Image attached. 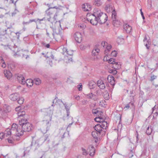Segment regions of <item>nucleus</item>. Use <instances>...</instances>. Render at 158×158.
Listing matches in <instances>:
<instances>
[{
  "instance_id": "nucleus-1",
  "label": "nucleus",
  "mask_w": 158,
  "mask_h": 158,
  "mask_svg": "<svg viewBox=\"0 0 158 158\" xmlns=\"http://www.w3.org/2000/svg\"><path fill=\"white\" fill-rule=\"evenodd\" d=\"M18 120L21 130L23 131V133L24 132H29L31 131L33 128L32 125L28 122L27 119L28 115L26 114L25 111L19 112L17 114Z\"/></svg>"
},
{
  "instance_id": "nucleus-2",
  "label": "nucleus",
  "mask_w": 158,
  "mask_h": 158,
  "mask_svg": "<svg viewBox=\"0 0 158 158\" xmlns=\"http://www.w3.org/2000/svg\"><path fill=\"white\" fill-rule=\"evenodd\" d=\"M47 5L48 7V8L46 10V18L49 22H50L52 23H54L56 24L59 25L61 28L60 22V21H57L56 17L57 16V10L54 9H57L58 8L56 6L53 7L50 6L49 4H47Z\"/></svg>"
},
{
  "instance_id": "nucleus-3",
  "label": "nucleus",
  "mask_w": 158,
  "mask_h": 158,
  "mask_svg": "<svg viewBox=\"0 0 158 158\" xmlns=\"http://www.w3.org/2000/svg\"><path fill=\"white\" fill-rule=\"evenodd\" d=\"M21 128L19 127L17 124L13 123L11 129L7 128L5 130V134L6 136L13 135V139L14 140H19L20 136L23 135V131H20Z\"/></svg>"
},
{
  "instance_id": "nucleus-4",
  "label": "nucleus",
  "mask_w": 158,
  "mask_h": 158,
  "mask_svg": "<svg viewBox=\"0 0 158 158\" xmlns=\"http://www.w3.org/2000/svg\"><path fill=\"white\" fill-rule=\"evenodd\" d=\"M95 131L92 132L91 135L92 137L94 139V141L97 143L99 140L100 135L102 136L105 134V131L102 130V127L99 125H96L94 127Z\"/></svg>"
},
{
  "instance_id": "nucleus-5",
  "label": "nucleus",
  "mask_w": 158,
  "mask_h": 158,
  "mask_svg": "<svg viewBox=\"0 0 158 158\" xmlns=\"http://www.w3.org/2000/svg\"><path fill=\"white\" fill-rule=\"evenodd\" d=\"M92 15L93 16L97 17V20L98 21V23L101 24L104 23L108 18V16L106 14L101 12V11L98 9L95 10Z\"/></svg>"
},
{
  "instance_id": "nucleus-6",
  "label": "nucleus",
  "mask_w": 158,
  "mask_h": 158,
  "mask_svg": "<svg viewBox=\"0 0 158 158\" xmlns=\"http://www.w3.org/2000/svg\"><path fill=\"white\" fill-rule=\"evenodd\" d=\"M41 139H39L34 142L32 141L31 144L30 145V147L31 148H32L34 150L37 149L42 143V142L40 143Z\"/></svg>"
},
{
  "instance_id": "nucleus-7",
  "label": "nucleus",
  "mask_w": 158,
  "mask_h": 158,
  "mask_svg": "<svg viewBox=\"0 0 158 158\" xmlns=\"http://www.w3.org/2000/svg\"><path fill=\"white\" fill-rule=\"evenodd\" d=\"M101 45L103 48H106V50L104 51V54L106 55H108L109 53L107 52L110 51V50L112 46L111 45L107 43L105 41L102 42L101 43Z\"/></svg>"
},
{
  "instance_id": "nucleus-8",
  "label": "nucleus",
  "mask_w": 158,
  "mask_h": 158,
  "mask_svg": "<svg viewBox=\"0 0 158 158\" xmlns=\"http://www.w3.org/2000/svg\"><path fill=\"white\" fill-rule=\"evenodd\" d=\"M73 38L77 42L80 43L82 40V36L81 33L79 32H75L73 35Z\"/></svg>"
},
{
  "instance_id": "nucleus-9",
  "label": "nucleus",
  "mask_w": 158,
  "mask_h": 158,
  "mask_svg": "<svg viewBox=\"0 0 158 158\" xmlns=\"http://www.w3.org/2000/svg\"><path fill=\"white\" fill-rule=\"evenodd\" d=\"M29 152V150L26 151L24 149L20 150L18 153L16 154V158H22L24 157L25 155L27 154Z\"/></svg>"
},
{
  "instance_id": "nucleus-10",
  "label": "nucleus",
  "mask_w": 158,
  "mask_h": 158,
  "mask_svg": "<svg viewBox=\"0 0 158 158\" xmlns=\"http://www.w3.org/2000/svg\"><path fill=\"white\" fill-rule=\"evenodd\" d=\"M10 99L12 101H15L20 97L18 93H15L11 94L9 96Z\"/></svg>"
},
{
  "instance_id": "nucleus-11",
  "label": "nucleus",
  "mask_w": 158,
  "mask_h": 158,
  "mask_svg": "<svg viewBox=\"0 0 158 158\" xmlns=\"http://www.w3.org/2000/svg\"><path fill=\"white\" fill-rule=\"evenodd\" d=\"M17 79L19 83L22 85L25 84V81L24 77L21 74H18L17 76Z\"/></svg>"
},
{
  "instance_id": "nucleus-12",
  "label": "nucleus",
  "mask_w": 158,
  "mask_h": 158,
  "mask_svg": "<svg viewBox=\"0 0 158 158\" xmlns=\"http://www.w3.org/2000/svg\"><path fill=\"white\" fill-rule=\"evenodd\" d=\"M94 18V19L93 18L90 19L87 18L86 19L89 22L90 21V23L93 25H97V23H98V21L97 20V17L96 16H93Z\"/></svg>"
},
{
  "instance_id": "nucleus-13",
  "label": "nucleus",
  "mask_w": 158,
  "mask_h": 158,
  "mask_svg": "<svg viewBox=\"0 0 158 158\" xmlns=\"http://www.w3.org/2000/svg\"><path fill=\"white\" fill-rule=\"evenodd\" d=\"M124 31L127 33H130L132 30L131 27L127 24H126L123 25Z\"/></svg>"
},
{
  "instance_id": "nucleus-14",
  "label": "nucleus",
  "mask_w": 158,
  "mask_h": 158,
  "mask_svg": "<svg viewBox=\"0 0 158 158\" xmlns=\"http://www.w3.org/2000/svg\"><path fill=\"white\" fill-rule=\"evenodd\" d=\"M83 10L85 11H89L91 10L90 5L87 3H85L82 6Z\"/></svg>"
},
{
  "instance_id": "nucleus-15",
  "label": "nucleus",
  "mask_w": 158,
  "mask_h": 158,
  "mask_svg": "<svg viewBox=\"0 0 158 158\" xmlns=\"http://www.w3.org/2000/svg\"><path fill=\"white\" fill-rule=\"evenodd\" d=\"M97 85L101 89H104L106 87L105 84L104 83L103 81L101 80H99L97 81Z\"/></svg>"
},
{
  "instance_id": "nucleus-16",
  "label": "nucleus",
  "mask_w": 158,
  "mask_h": 158,
  "mask_svg": "<svg viewBox=\"0 0 158 158\" xmlns=\"http://www.w3.org/2000/svg\"><path fill=\"white\" fill-rule=\"evenodd\" d=\"M107 80L110 83V84L112 86V88H114V85H115V81L114 77L112 76H108Z\"/></svg>"
},
{
  "instance_id": "nucleus-17",
  "label": "nucleus",
  "mask_w": 158,
  "mask_h": 158,
  "mask_svg": "<svg viewBox=\"0 0 158 158\" xmlns=\"http://www.w3.org/2000/svg\"><path fill=\"white\" fill-rule=\"evenodd\" d=\"M52 28V31L54 32V33H55L56 34H61L62 33V29L60 30L59 27H51Z\"/></svg>"
},
{
  "instance_id": "nucleus-18",
  "label": "nucleus",
  "mask_w": 158,
  "mask_h": 158,
  "mask_svg": "<svg viewBox=\"0 0 158 158\" xmlns=\"http://www.w3.org/2000/svg\"><path fill=\"white\" fill-rule=\"evenodd\" d=\"M63 104L65 107V109L66 110L67 112V115L68 117L69 115L70 111L69 110L71 106H69L68 105L67 103H63Z\"/></svg>"
},
{
  "instance_id": "nucleus-19",
  "label": "nucleus",
  "mask_w": 158,
  "mask_h": 158,
  "mask_svg": "<svg viewBox=\"0 0 158 158\" xmlns=\"http://www.w3.org/2000/svg\"><path fill=\"white\" fill-rule=\"evenodd\" d=\"M113 24L114 26L118 27L121 25V23L116 18L113 19Z\"/></svg>"
},
{
  "instance_id": "nucleus-20",
  "label": "nucleus",
  "mask_w": 158,
  "mask_h": 158,
  "mask_svg": "<svg viewBox=\"0 0 158 158\" xmlns=\"http://www.w3.org/2000/svg\"><path fill=\"white\" fill-rule=\"evenodd\" d=\"M4 74L6 77L8 79H10L12 77V74L8 70L4 71Z\"/></svg>"
},
{
  "instance_id": "nucleus-21",
  "label": "nucleus",
  "mask_w": 158,
  "mask_h": 158,
  "mask_svg": "<svg viewBox=\"0 0 158 158\" xmlns=\"http://www.w3.org/2000/svg\"><path fill=\"white\" fill-rule=\"evenodd\" d=\"M102 123H101V124H97V125H99L101 127H102V130L103 129L104 130V129H106V128L107 127L108 124L107 123V122L105 121L102 120Z\"/></svg>"
},
{
  "instance_id": "nucleus-22",
  "label": "nucleus",
  "mask_w": 158,
  "mask_h": 158,
  "mask_svg": "<svg viewBox=\"0 0 158 158\" xmlns=\"http://www.w3.org/2000/svg\"><path fill=\"white\" fill-rule=\"evenodd\" d=\"M25 84H26L27 86L31 87L33 85V81L31 79H27L25 81Z\"/></svg>"
},
{
  "instance_id": "nucleus-23",
  "label": "nucleus",
  "mask_w": 158,
  "mask_h": 158,
  "mask_svg": "<svg viewBox=\"0 0 158 158\" xmlns=\"http://www.w3.org/2000/svg\"><path fill=\"white\" fill-rule=\"evenodd\" d=\"M49 134H46L44 136V142H46V143H48L50 141L49 138Z\"/></svg>"
},
{
  "instance_id": "nucleus-24",
  "label": "nucleus",
  "mask_w": 158,
  "mask_h": 158,
  "mask_svg": "<svg viewBox=\"0 0 158 158\" xmlns=\"http://www.w3.org/2000/svg\"><path fill=\"white\" fill-rule=\"evenodd\" d=\"M112 67L116 69H120L121 68V65L120 64V63L114 62Z\"/></svg>"
},
{
  "instance_id": "nucleus-25",
  "label": "nucleus",
  "mask_w": 158,
  "mask_h": 158,
  "mask_svg": "<svg viewBox=\"0 0 158 158\" xmlns=\"http://www.w3.org/2000/svg\"><path fill=\"white\" fill-rule=\"evenodd\" d=\"M96 85V83L94 81H91L89 82V85L90 89H93Z\"/></svg>"
},
{
  "instance_id": "nucleus-26",
  "label": "nucleus",
  "mask_w": 158,
  "mask_h": 158,
  "mask_svg": "<svg viewBox=\"0 0 158 158\" xmlns=\"http://www.w3.org/2000/svg\"><path fill=\"white\" fill-rule=\"evenodd\" d=\"M153 130V129L152 126L148 127L146 130V133L148 135H150L152 133Z\"/></svg>"
},
{
  "instance_id": "nucleus-27",
  "label": "nucleus",
  "mask_w": 158,
  "mask_h": 158,
  "mask_svg": "<svg viewBox=\"0 0 158 158\" xmlns=\"http://www.w3.org/2000/svg\"><path fill=\"white\" fill-rule=\"evenodd\" d=\"M63 51L64 52L65 51L69 55L72 56L73 55V53L72 51H68V50L66 48H64L63 49Z\"/></svg>"
},
{
  "instance_id": "nucleus-28",
  "label": "nucleus",
  "mask_w": 158,
  "mask_h": 158,
  "mask_svg": "<svg viewBox=\"0 0 158 158\" xmlns=\"http://www.w3.org/2000/svg\"><path fill=\"white\" fill-rule=\"evenodd\" d=\"M103 96L106 100H108L110 98L109 94L108 92H105L103 94Z\"/></svg>"
},
{
  "instance_id": "nucleus-29",
  "label": "nucleus",
  "mask_w": 158,
  "mask_h": 158,
  "mask_svg": "<svg viewBox=\"0 0 158 158\" xmlns=\"http://www.w3.org/2000/svg\"><path fill=\"white\" fill-rule=\"evenodd\" d=\"M34 81L37 85H39L41 83V80L38 78H35L34 80Z\"/></svg>"
},
{
  "instance_id": "nucleus-30",
  "label": "nucleus",
  "mask_w": 158,
  "mask_h": 158,
  "mask_svg": "<svg viewBox=\"0 0 158 158\" xmlns=\"http://www.w3.org/2000/svg\"><path fill=\"white\" fill-rule=\"evenodd\" d=\"M124 39L122 36H119L117 39V42L118 44H120L121 42H123Z\"/></svg>"
},
{
  "instance_id": "nucleus-31",
  "label": "nucleus",
  "mask_w": 158,
  "mask_h": 158,
  "mask_svg": "<svg viewBox=\"0 0 158 158\" xmlns=\"http://www.w3.org/2000/svg\"><path fill=\"white\" fill-rule=\"evenodd\" d=\"M101 0H98L97 1H95L94 2V4L97 6H101L102 4V2L100 1Z\"/></svg>"
},
{
  "instance_id": "nucleus-32",
  "label": "nucleus",
  "mask_w": 158,
  "mask_h": 158,
  "mask_svg": "<svg viewBox=\"0 0 158 158\" xmlns=\"http://www.w3.org/2000/svg\"><path fill=\"white\" fill-rule=\"evenodd\" d=\"M18 98L19 99L18 100V103L20 105L22 104L24 101L23 98V97H19Z\"/></svg>"
},
{
  "instance_id": "nucleus-33",
  "label": "nucleus",
  "mask_w": 158,
  "mask_h": 158,
  "mask_svg": "<svg viewBox=\"0 0 158 158\" xmlns=\"http://www.w3.org/2000/svg\"><path fill=\"white\" fill-rule=\"evenodd\" d=\"M87 98L89 99H92L94 95L92 93H89L86 95Z\"/></svg>"
},
{
  "instance_id": "nucleus-34",
  "label": "nucleus",
  "mask_w": 158,
  "mask_h": 158,
  "mask_svg": "<svg viewBox=\"0 0 158 158\" xmlns=\"http://www.w3.org/2000/svg\"><path fill=\"white\" fill-rule=\"evenodd\" d=\"M112 19H114L116 18V13L114 10L112 12Z\"/></svg>"
},
{
  "instance_id": "nucleus-35",
  "label": "nucleus",
  "mask_w": 158,
  "mask_h": 158,
  "mask_svg": "<svg viewBox=\"0 0 158 158\" xmlns=\"http://www.w3.org/2000/svg\"><path fill=\"white\" fill-rule=\"evenodd\" d=\"M102 120V118L99 117H96L94 119L95 121L98 122H101L102 121H101Z\"/></svg>"
},
{
  "instance_id": "nucleus-36",
  "label": "nucleus",
  "mask_w": 158,
  "mask_h": 158,
  "mask_svg": "<svg viewBox=\"0 0 158 158\" xmlns=\"http://www.w3.org/2000/svg\"><path fill=\"white\" fill-rule=\"evenodd\" d=\"M5 133V131L4 132V133L3 132L0 133V139H2L3 138H4V137L5 135H6V136H6Z\"/></svg>"
},
{
  "instance_id": "nucleus-37",
  "label": "nucleus",
  "mask_w": 158,
  "mask_h": 158,
  "mask_svg": "<svg viewBox=\"0 0 158 158\" xmlns=\"http://www.w3.org/2000/svg\"><path fill=\"white\" fill-rule=\"evenodd\" d=\"M15 110L16 111H18V112H17V114L19 112L25 111L24 110H21L20 106H18V107H16L15 108Z\"/></svg>"
},
{
  "instance_id": "nucleus-38",
  "label": "nucleus",
  "mask_w": 158,
  "mask_h": 158,
  "mask_svg": "<svg viewBox=\"0 0 158 158\" xmlns=\"http://www.w3.org/2000/svg\"><path fill=\"white\" fill-rule=\"evenodd\" d=\"M81 150L82 152V154L83 155L86 156L87 155V152L86 149L83 148H82Z\"/></svg>"
},
{
  "instance_id": "nucleus-39",
  "label": "nucleus",
  "mask_w": 158,
  "mask_h": 158,
  "mask_svg": "<svg viewBox=\"0 0 158 158\" xmlns=\"http://www.w3.org/2000/svg\"><path fill=\"white\" fill-rule=\"evenodd\" d=\"M99 112L100 114V113H102V112L99 111L97 109H93L92 110V113L94 114H97V113H99Z\"/></svg>"
},
{
  "instance_id": "nucleus-40",
  "label": "nucleus",
  "mask_w": 158,
  "mask_h": 158,
  "mask_svg": "<svg viewBox=\"0 0 158 158\" xmlns=\"http://www.w3.org/2000/svg\"><path fill=\"white\" fill-rule=\"evenodd\" d=\"M87 47V46L86 45H84V44H82L81 45L80 47L81 50H85Z\"/></svg>"
},
{
  "instance_id": "nucleus-41",
  "label": "nucleus",
  "mask_w": 158,
  "mask_h": 158,
  "mask_svg": "<svg viewBox=\"0 0 158 158\" xmlns=\"http://www.w3.org/2000/svg\"><path fill=\"white\" fill-rule=\"evenodd\" d=\"M117 53L116 51H113L111 53V55L112 56H116L117 55Z\"/></svg>"
},
{
  "instance_id": "nucleus-42",
  "label": "nucleus",
  "mask_w": 158,
  "mask_h": 158,
  "mask_svg": "<svg viewBox=\"0 0 158 158\" xmlns=\"http://www.w3.org/2000/svg\"><path fill=\"white\" fill-rule=\"evenodd\" d=\"M114 62V59L112 58H110L108 60L109 63L112 64L113 65Z\"/></svg>"
},
{
  "instance_id": "nucleus-43",
  "label": "nucleus",
  "mask_w": 158,
  "mask_h": 158,
  "mask_svg": "<svg viewBox=\"0 0 158 158\" xmlns=\"http://www.w3.org/2000/svg\"><path fill=\"white\" fill-rule=\"evenodd\" d=\"M91 148L92 149L93 152L92 153L90 152V155L91 156H93V155H94V153H95V150L94 148V146H92L91 147Z\"/></svg>"
},
{
  "instance_id": "nucleus-44",
  "label": "nucleus",
  "mask_w": 158,
  "mask_h": 158,
  "mask_svg": "<svg viewBox=\"0 0 158 158\" xmlns=\"http://www.w3.org/2000/svg\"><path fill=\"white\" fill-rule=\"evenodd\" d=\"M42 44L43 46L48 48H49L50 47V45L49 44H46L44 42H43L42 43Z\"/></svg>"
},
{
  "instance_id": "nucleus-45",
  "label": "nucleus",
  "mask_w": 158,
  "mask_h": 158,
  "mask_svg": "<svg viewBox=\"0 0 158 158\" xmlns=\"http://www.w3.org/2000/svg\"><path fill=\"white\" fill-rule=\"evenodd\" d=\"M133 103H131V102H130L129 104H127V105L125 106V107L127 109H128L130 107V106H133Z\"/></svg>"
},
{
  "instance_id": "nucleus-46",
  "label": "nucleus",
  "mask_w": 158,
  "mask_h": 158,
  "mask_svg": "<svg viewBox=\"0 0 158 158\" xmlns=\"http://www.w3.org/2000/svg\"><path fill=\"white\" fill-rule=\"evenodd\" d=\"M14 140L13 139V137H12V138H9L8 139V141L9 143H13Z\"/></svg>"
},
{
  "instance_id": "nucleus-47",
  "label": "nucleus",
  "mask_w": 158,
  "mask_h": 158,
  "mask_svg": "<svg viewBox=\"0 0 158 158\" xmlns=\"http://www.w3.org/2000/svg\"><path fill=\"white\" fill-rule=\"evenodd\" d=\"M157 77L156 76H155L154 75H151V77L150 81H153L154 79H156Z\"/></svg>"
},
{
  "instance_id": "nucleus-48",
  "label": "nucleus",
  "mask_w": 158,
  "mask_h": 158,
  "mask_svg": "<svg viewBox=\"0 0 158 158\" xmlns=\"http://www.w3.org/2000/svg\"><path fill=\"white\" fill-rule=\"evenodd\" d=\"M49 127H46V130L42 129L41 131L43 133H45L47 132V131L49 130Z\"/></svg>"
},
{
  "instance_id": "nucleus-49",
  "label": "nucleus",
  "mask_w": 158,
  "mask_h": 158,
  "mask_svg": "<svg viewBox=\"0 0 158 158\" xmlns=\"http://www.w3.org/2000/svg\"><path fill=\"white\" fill-rule=\"evenodd\" d=\"M92 54L93 56H96L98 54V53L96 52V50H93L92 51Z\"/></svg>"
},
{
  "instance_id": "nucleus-50",
  "label": "nucleus",
  "mask_w": 158,
  "mask_h": 158,
  "mask_svg": "<svg viewBox=\"0 0 158 158\" xmlns=\"http://www.w3.org/2000/svg\"><path fill=\"white\" fill-rule=\"evenodd\" d=\"M78 89L79 91H81L82 90V85L81 83H80L79 84V85L78 86Z\"/></svg>"
},
{
  "instance_id": "nucleus-51",
  "label": "nucleus",
  "mask_w": 158,
  "mask_h": 158,
  "mask_svg": "<svg viewBox=\"0 0 158 158\" xmlns=\"http://www.w3.org/2000/svg\"><path fill=\"white\" fill-rule=\"evenodd\" d=\"M17 12H18V11L15 8L14 12L12 13V16H14Z\"/></svg>"
},
{
  "instance_id": "nucleus-52",
  "label": "nucleus",
  "mask_w": 158,
  "mask_h": 158,
  "mask_svg": "<svg viewBox=\"0 0 158 158\" xmlns=\"http://www.w3.org/2000/svg\"><path fill=\"white\" fill-rule=\"evenodd\" d=\"M140 13H141V15L142 16V18L143 19H145V17H144V16L143 15V12L142 11V9H140Z\"/></svg>"
},
{
  "instance_id": "nucleus-53",
  "label": "nucleus",
  "mask_w": 158,
  "mask_h": 158,
  "mask_svg": "<svg viewBox=\"0 0 158 158\" xmlns=\"http://www.w3.org/2000/svg\"><path fill=\"white\" fill-rule=\"evenodd\" d=\"M0 158H8V157L7 156V155L5 156H4L3 155H2L0 156Z\"/></svg>"
},
{
  "instance_id": "nucleus-54",
  "label": "nucleus",
  "mask_w": 158,
  "mask_h": 158,
  "mask_svg": "<svg viewBox=\"0 0 158 158\" xmlns=\"http://www.w3.org/2000/svg\"><path fill=\"white\" fill-rule=\"evenodd\" d=\"M75 98L77 100H78L80 99V97L79 95L78 96H74Z\"/></svg>"
},
{
  "instance_id": "nucleus-55",
  "label": "nucleus",
  "mask_w": 158,
  "mask_h": 158,
  "mask_svg": "<svg viewBox=\"0 0 158 158\" xmlns=\"http://www.w3.org/2000/svg\"><path fill=\"white\" fill-rule=\"evenodd\" d=\"M29 23H30L29 21L27 22H23V24L24 25H28Z\"/></svg>"
},
{
  "instance_id": "nucleus-56",
  "label": "nucleus",
  "mask_w": 158,
  "mask_h": 158,
  "mask_svg": "<svg viewBox=\"0 0 158 158\" xmlns=\"http://www.w3.org/2000/svg\"><path fill=\"white\" fill-rule=\"evenodd\" d=\"M136 142H137V143H138V140H139V138L138 137V134L137 132V131H136Z\"/></svg>"
},
{
  "instance_id": "nucleus-57",
  "label": "nucleus",
  "mask_w": 158,
  "mask_h": 158,
  "mask_svg": "<svg viewBox=\"0 0 158 158\" xmlns=\"http://www.w3.org/2000/svg\"><path fill=\"white\" fill-rule=\"evenodd\" d=\"M113 73L112 74L113 75H115L116 74H117V72L116 69H115V70H114L113 71Z\"/></svg>"
},
{
  "instance_id": "nucleus-58",
  "label": "nucleus",
  "mask_w": 158,
  "mask_h": 158,
  "mask_svg": "<svg viewBox=\"0 0 158 158\" xmlns=\"http://www.w3.org/2000/svg\"><path fill=\"white\" fill-rule=\"evenodd\" d=\"M6 64L5 62L2 63V66L3 68H5L6 67Z\"/></svg>"
},
{
  "instance_id": "nucleus-59",
  "label": "nucleus",
  "mask_w": 158,
  "mask_h": 158,
  "mask_svg": "<svg viewBox=\"0 0 158 158\" xmlns=\"http://www.w3.org/2000/svg\"><path fill=\"white\" fill-rule=\"evenodd\" d=\"M134 154H133L131 152H130L129 154V157L130 158H131L133 156H134V155H133Z\"/></svg>"
},
{
  "instance_id": "nucleus-60",
  "label": "nucleus",
  "mask_w": 158,
  "mask_h": 158,
  "mask_svg": "<svg viewBox=\"0 0 158 158\" xmlns=\"http://www.w3.org/2000/svg\"><path fill=\"white\" fill-rule=\"evenodd\" d=\"M8 30H9V31H10V30L8 29V28L7 29V30H5V31H4V33L3 35H5V34H8V33L7 32V31Z\"/></svg>"
},
{
  "instance_id": "nucleus-61",
  "label": "nucleus",
  "mask_w": 158,
  "mask_h": 158,
  "mask_svg": "<svg viewBox=\"0 0 158 158\" xmlns=\"http://www.w3.org/2000/svg\"><path fill=\"white\" fill-rule=\"evenodd\" d=\"M56 102H57L58 103L62 102L63 103H64L63 102L62 100H61V99H58V100H57Z\"/></svg>"
},
{
  "instance_id": "nucleus-62",
  "label": "nucleus",
  "mask_w": 158,
  "mask_h": 158,
  "mask_svg": "<svg viewBox=\"0 0 158 158\" xmlns=\"http://www.w3.org/2000/svg\"><path fill=\"white\" fill-rule=\"evenodd\" d=\"M94 50H96V52L98 53L100 51V50L99 49H98V48H97V49H94Z\"/></svg>"
},
{
  "instance_id": "nucleus-63",
  "label": "nucleus",
  "mask_w": 158,
  "mask_h": 158,
  "mask_svg": "<svg viewBox=\"0 0 158 158\" xmlns=\"http://www.w3.org/2000/svg\"><path fill=\"white\" fill-rule=\"evenodd\" d=\"M29 23H31L32 22L35 21V19H30V20H29Z\"/></svg>"
},
{
  "instance_id": "nucleus-64",
  "label": "nucleus",
  "mask_w": 158,
  "mask_h": 158,
  "mask_svg": "<svg viewBox=\"0 0 158 158\" xmlns=\"http://www.w3.org/2000/svg\"><path fill=\"white\" fill-rule=\"evenodd\" d=\"M147 42L148 44H151L150 40L149 39V40H148L147 41Z\"/></svg>"
}]
</instances>
